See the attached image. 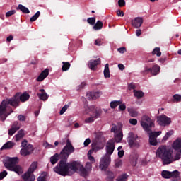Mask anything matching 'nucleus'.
<instances>
[{
    "mask_svg": "<svg viewBox=\"0 0 181 181\" xmlns=\"http://www.w3.org/2000/svg\"><path fill=\"white\" fill-rule=\"evenodd\" d=\"M30 98L29 93L25 92L23 94L19 95L16 93L13 98L10 99L4 100L0 104V119L1 121H5L8 118V115H11L13 110L11 107L16 108L19 107V103H25Z\"/></svg>",
    "mask_w": 181,
    "mask_h": 181,
    "instance_id": "f257e3e1",
    "label": "nucleus"
},
{
    "mask_svg": "<svg viewBox=\"0 0 181 181\" xmlns=\"http://www.w3.org/2000/svg\"><path fill=\"white\" fill-rule=\"evenodd\" d=\"M59 163L53 168L54 172L61 176H70L78 170V162L67 163L66 158H60Z\"/></svg>",
    "mask_w": 181,
    "mask_h": 181,
    "instance_id": "f03ea898",
    "label": "nucleus"
},
{
    "mask_svg": "<svg viewBox=\"0 0 181 181\" xmlns=\"http://www.w3.org/2000/svg\"><path fill=\"white\" fill-rule=\"evenodd\" d=\"M115 149V141L114 139L109 140L106 144V155L100 160V168L101 170H107L111 163V155Z\"/></svg>",
    "mask_w": 181,
    "mask_h": 181,
    "instance_id": "7ed1b4c3",
    "label": "nucleus"
},
{
    "mask_svg": "<svg viewBox=\"0 0 181 181\" xmlns=\"http://www.w3.org/2000/svg\"><path fill=\"white\" fill-rule=\"evenodd\" d=\"M3 163L8 170L15 172L17 175H22L23 173V169L18 163H19V158L18 157H7L3 160Z\"/></svg>",
    "mask_w": 181,
    "mask_h": 181,
    "instance_id": "20e7f679",
    "label": "nucleus"
},
{
    "mask_svg": "<svg viewBox=\"0 0 181 181\" xmlns=\"http://www.w3.org/2000/svg\"><path fill=\"white\" fill-rule=\"evenodd\" d=\"M156 156L161 159L163 165H170L175 160L172 151L168 150L165 146H161L157 149Z\"/></svg>",
    "mask_w": 181,
    "mask_h": 181,
    "instance_id": "39448f33",
    "label": "nucleus"
},
{
    "mask_svg": "<svg viewBox=\"0 0 181 181\" xmlns=\"http://www.w3.org/2000/svg\"><path fill=\"white\" fill-rule=\"evenodd\" d=\"M74 147L70 139H66V144L60 152V159H69V156L74 152Z\"/></svg>",
    "mask_w": 181,
    "mask_h": 181,
    "instance_id": "423d86ee",
    "label": "nucleus"
},
{
    "mask_svg": "<svg viewBox=\"0 0 181 181\" xmlns=\"http://www.w3.org/2000/svg\"><path fill=\"white\" fill-rule=\"evenodd\" d=\"M141 125L146 132H151V131H152V128L155 127V123L152 119H151L149 116L146 115L142 117Z\"/></svg>",
    "mask_w": 181,
    "mask_h": 181,
    "instance_id": "0eeeda50",
    "label": "nucleus"
},
{
    "mask_svg": "<svg viewBox=\"0 0 181 181\" xmlns=\"http://www.w3.org/2000/svg\"><path fill=\"white\" fill-rule=\"evenodd\" d=\"M21 146L23 148L20 151V153L22 156H28L29 155H32V153H33V151H35L33 145L28 144V140L26 139L21 142Z\"/></svg>",
    "mask_w": 181,
    "mask_h": 181,
    "instance_id": "6e6552de",
    "label": "nucleus"
},
{
    "mask_svg": "<svg viewBox=\"0 0 181 181\" xmlns=\"http://www.w3.org/2000/svg\"><path fill=\"white\" fill-rule=\"evenodd\" d=\"M35 169H37V162L34 161L30 165L28 170L22 175V178L28 181H35V177L32 173L35 172Z\"/></svg>",
    "mask_w": 181,
    "mask_h": 181,
    "instance_id": "1a4fd4ad",
    "label": "nucleus"
},
{
    "mask_svg": "<svg viewBox=\"0 0 181 181\" xmlns=\"http://www.w3.org/2000/svg\"><path fill=\"white\" fill-rule=\"evenodd\" d=\"M127 143L129 148H139V146H141L138 135L132 132L129 133Z\"/></svg>",
    "mask_w": 181,
    "mask_h": 181,
    "instance_id": "9d476101",
    "label": "nucleus"
},
{
    "mask_svg": "<svg viewBox=\"0 0 181 181\" xmlns=\"http://www.w3.org/2000/svg\"><path fill=\"white\" fill-rule=\"evenodd\" d=\"M157 122L160 127H168L172 123V120L170 117H168L166 115H162L157 117Z\"/></svg>",
    "mask_w": 181,
    "mask_h": 181,
    "instance_id": "9b49d317",
    "label": "nucleus"
},
{
    "mask_svg": "<svg viewBox=\"0 0 181 181\" xmlns=\"http://www.w3.org/2000/svg\"><path fill=\"white\" fill-rule=\"evenodd\" d=\"M180 173L177 170H175L173 172L168 171V170H163L161 173V176L164 179H170L171 177H177L180 176Z\"/></svg>",
    "mask_w": 181,
    "mask_h": 181,
    "instance_id": "f8f14e48",
    "label": "nucleus"
},
{
    "mask_svg": "<svg viewBox=\"0 0 181 181\" xmlns=\"http://www.w3.org/2000/svg\"><path fill=\"white\" fill-rule=\"evenodd\" d=\"M98 64H101V59L100 58L97 59H90L88 62V66L90 70H97V66Z\"/></svg>",
    "mask_w": 181,
    "mask_h": 181,
    "instance_id": "ddd939ff",
    "label": "nucleus"
},
{
    "mask_svg": "<svg viewBox=\"0 0 181 181\" xmlns=\"http://www.w3.org/2000/svg\"><path fill=\"white\" fill-rule=\"evenodd\" d=\"M101 94V90H98L96 92H90L89 93L86 94V97L88 98V100H97V98H100Z\"/></svg>",
    "mask_w": 181,
    "mask_h": 181,
    "instance_id": "4468645a",
    "label": "nucleus"
},
{
    "mask_svg": "<svg viewBox=\"0 0 181 181\" xmlns=\"http://www.w3.org/2000/svg\"><path fill=\"white\" fill-rule=\"evenodd\" d=\"M142 23H144V20L141 17H136L134 20L132 21V25L136 29L141 28L142 26Z\"/></svg>",
    "mask_w": 181,
    "mask_h": 181,
    "instance_id": "2eb2a0df",
    "label": "nucleus"
},
{
    "mask_svg": "<svg viewBox=\"0 0 181 181\" xmlns=\"http://www.w3.org/2000/svg\"><path fill=\"white\" fill-rule=\"evenodd\" d=\"M47 76H49V69H45L44 71H42L40 73V74L37 78L36 81H39V82L43 81V80H45V78H46V77H47Z\"/></svg>",
    "mask_w": 181,
    "mask_h": 181,
    "instance_id": "dca6fc26",
    "label": "nucleus"
},
{
    "mask_svg": "<svg viewBox=\"0 0 181 181\" xmlns=\"http://www.w3.org/2000/svg\"><path fill=\"white\" fill-rule=\"evenodd\" d=\"M40 93H37V96L39 97L40 100H42V101H46L49 98V95H47V93L45 92V89H40Z\"/></svg>",
    "mask_w": 181,
    "mask_h": 181,
    "instance_id": "f3484780",
    "label": "nucleus"
},
{
    "mask_svg": "<svg viewBox=\"0 0 181 181\" xmlns=\"http://www.w3.org/2000/svg\"><path fill=\"white\" fill-rule=\"evenodd\" d=\"M173 148V149H175V151H179L180 149V153H181V139H177L174 141Z\"/></svg>",
    "mask_w": 181,
    "mask_h": 181,
    "instance_id": "a211bd4d",
    "label": "nucleus"
},
{
    "mask_svg": "<svg viewBox=\"0 0 181 181\" xmlns=\"http://www.w3.org/2000/svg\"><path fill=\"white\" fill-rule=\"evenodd\" d=\"M16 144L13 141H8L6 144H4V146L1 147V151H4V149H12L13 146H15Z\"/></svg>",
    "mask_w": 181,
    "mask_h": 181,
    "instance_id": "6ab92c4d",
    "label": "nucleus"
},
{
    "mask_svg": "<svg viewBox=\"0 0 181 181\" xmlns=\"http://www.w3.org/2000/svg\"><path fill=\"white\" fill-rule=\"evenodd\" d=\"M103 111H101L100 109L95 108V106H94V110L92 112V116L95 119L97 118H100L101 117Z\"/></svg>",
    "mask_w": 181,
    "mask_h": 181,
    "instance_id": "aec40b11",
    "label": "nucleus"
},
{
    "mask_svg": "<svg viewBox=\"0 0 181 181\" xmlns=\"http://www.w3.org/2000/svg\"><path fill=\"white\" fill-rule=\"evenodd\" d=\"M151 73L153 76H157L158 74H159V73H160V66L157 64L153 66Z\"/></svg>",
    "mask_w": 181,
    "mask_h": 181,
    "instance_id": "412c9836",
    "label": "nucleus"
},
{
    "mask_svg": "<svg viewBox=\"0 0 181 181\" xmlns=\"http://www.w3.org/2000/svg\"><path fill=\"white\" fill-rule=\"evenodd\" d=\"M59 159H60V154L57 153L54 156L50 157V162L52 165H56L57 162H59Z\"/></svg>",
    "mask_w": 181,
    "mask_h": 181,
    "instance_id": "4be33fe9",
    "label": "nucleus"
},
{
    "mask_svg": "<svg viewBox=\"0 0 181 181\" xmlns=\"http://www.w3.org/2000/svg\"><path fill=\"white\" fill-rule=\"evenodd\" d=\"M103 73L105 78H110V77H111V74H110V64H105Z\"/></svg>",
    "mask_w": 181,
    "mask_h": 181,
    "instance_id": "5701e85b",
    "label": "nucleus"
},
{
    "mask_svg": "<svg viewBox=\"0 0 181 181\" xmlns=\"http://www.w3.org/2000/svg\"><path fill=\"white\" fill-rule=\"evenodd\" d=\"M78 169H79L80 173H81V176H83V177H86V176H87V175H88L87 170L83 165H80L79 163H78Z\"/></svg>",
    "mask_w": 181,
    "mask_h": 181,
    "instance_id": "b1692460",
    "label": "nucleus"
},
{
    "mask_svg": "<svg viewBox=\"0 0 181 181\" xmlns=\"http://www.w3.org/2000/svg\"><path fill=\"white\" fill-rule=\"evenodd\" d=\"M127 111L129 115L132 116L133 118H136V117H138V111H136V110L132 107H128Z\"/></svg>",
    "mask_w": 181,
    "mask_h": 181,
    "instance_id": "393cba45",
    "label": "nucleus"
},
{
    "mask_svg": "<svg viewBox=\"0 0 181 181\" xmlns=\"http://www.w3.org/2000/svg\"><path fill=\"white\" fill-rule=\"evenodd\" d=\"M17 11H21L23 13H30L29 8H26L25 6L22 4H19L16 8Z\"/></svg>",
    "mask_w": 181,
    "mask_h": 181,
    "instance_id": "a878e982",
    "label": "nucleus"
},
{
    "mask_svg": "<svg viewBox=\"0 0 181 181\" xmlns=\"http://www.w3.org/2000/svg\"><path fill=\"white\" fill-rule=\"evenodd\" d=\"M122 100L112 101L110 102V108L115 110V108H117L119 104H122Z\"/></svg>",
    "mask_w": 181,
    "mask_h": 181,
    "instance_id": "bb28decb",
    "label": "nucleus"
},
{
    "mask_svg": "<svg viewBox=\"0 0 181 181\" xmlns=\"http://www.w3.org/2000/svg\"><path fill=\"white\" fill-rule=\"evenodd\" d=\"M15 136H16V141L18 142V141H21V139H22V138L25 136V131L22 129L18 131L17 134Z\"/></svg>",
    "mask_w": 181,
    "mask_h": 181,
    "instance_id": "cd10ccee",
    "label": "nucleus"
},
{
    "mask_svg": "<svg viewBox=\"0 0 181 181\" xmlns=\"http://www.w3.org/2000/svg\"><path fill=\"white\" fill-rule=\"evenodd\" d=\"M133 93L134 97H136L138 100H140V98H142V97L145 95V93H144L142 90H134Z\"/></svg>",
    "mask_w": 181,
    "mask_h": 181,
    "instance_id": "c85d7f7f",
    "label": "nucleus"
},
{
    "mask_svg": "<svg viewBox=\"0 0 181 181\" xmlns=\"http://www.w3.org/2000/svg\"><path fill=\"white\" fill-rule=\"evenodd\" d=\"M106 175L108 181H112L115 177V173L110 170L106 171Z\"/></svg>",
    "mask_w": 181,
    "mask_h": 181,
    "instance_id": "c756f323",
    "label": "nucleus"
},
{
    "mask_svg": "<svg viewBox=\"0 0 181 181\" xmlns=\"http://www.w3.org/2000/svg\"><path fill=\"white\" fill-rule=\"evenodd\" d=\"M122 138H124V134H122V132H119V133L116 134L115 136V142H120L122 141Z\"/></svg>",
    "mask_w": 181,
    "mask_h": 181,
    "instance_id": "7c9ffc66",
    "label": "nucleus"
},
{
    "mask_svg": "<svg viewBox=\"0 0 181 181\" xmlns=\"http://www.w3.org/2000/svg\"><path fill=\"white\" fill-rule=\"evenodd\" d=\"M103 26H104L103 22L101 21H98L93 26V29L95 30H100V29H103Z\"/></svg>",
    "mask_w": 181,
    "mask_h": 181,
    "instance_id": "2f4dec72",
    "label": "nucleus"
},
{
    "mask_svg": "<svg viewBox=\"0 0 181 181\" xmlns=\"http://www.w3.org/2000/svg\"><path fill=\"white\" fill-rule=\"evenodd\" d=\"M93 111H94V105L86 107H85L83 114L85 115L89 114V115H91L93 114Z\"/></svg>",
    "mask_w": 181,
    "mask_h": 181,
    "instance_id": "473e14b6",
    "label": "nucleus"
},
{
    "mask_svg": "<svg viewBox=\"0 0 181 181\" xmlns=\"http://www.w3.org/2000/svg\"><path fill=\"white\" fill-rule=\"evenodd\" d=\"M152 54L155 56L156 54L157 57H160L162 56V52H160V47H156L152 51Z\"/></svg>",
    "mask_w": 181,
    "mask_h": 181,
    "instance_id": "72a5a7b5",
    "label": "nucleus"
},
{
    "mask_svg": "<svg viewBox=\"0 0 181 181\" xmlns=\"http://www.w3.org/2000/svg\"><path fill=\"white\" fill-rule=\"evenodd\" d=\"M162 134V132H151L149 133V138L152 137L154 139H156L159 135Z\"/></svg>",
    "mask_w": 181,
    "mask_h": 181,
    "instance_id": "f704fd0d",
    "label": "nucleus"
},
{
    "mask_svg": "<svg viewBox=\"0 0 181 181\" xmlns=\"http://www.w3.org/2000/svg\"><path fill=\"white\" fill-rule=\"evenodd\" d=\"M62 64V71H67L70 69L71 64L69 62H63Z\"/></svg>",
    "mask_w": 181,
    "mask_h": 181,
    "instance_id": "c9c22d12",
    "label": "nucleus"
},
{
    "mask_svg": "<svg viewBox=\"0 0 181 181\" xmlns=\"http://www.w3.org/2000/svg\"><path fill=\"white\" fill-rule=\"evenodd\" d=\"M129 175L127 173L122 174V175L119 176L116 180L117 181H127L128 179Z\"/></svg>",
    "mask_w": 181,
    "mask_h": 181,
    "instance_id": "e433bc0d",
    "label": "nucleus"
},
{
    "mask_svg": "<svg viewBox=\"0 0 181 181\" xmlns=\"http://www.w3.org/2000/svg\"><path fill=\"white\" fill-rule=\"evenodd\" d=\"M173 103H180L181 101V95L179 94H175L173 96L172 99Z\"/></svg>",
    "mask_w": 181,
    "mask_h": 181,
    "instance_id": "4c0bfd02",
    "label": "nucleus"
},
{
    "mask_svg": "<svg viewBox=\"0 0 181 181\" xmlns=\"http://www.w3.org/2000/svg\"><path fill=\"white\" fill-rule=\"evenodd\" d=\"M46 176H47V173L43 172L41 175L37 178V181H46Z\"/></svg>",
    "mask_w": 181,
    "mask_h": 181,
    "instance_id": "58836bf2",
    "label": "nucleus"
},
{
    "mask_svg": "<svg viewBox=\"0 0 181 181\" xmlns=\"http://www.w3.org/2000/svg\"><path fill=\"white\" fill-rule=\"evenodd\" d=\"M40 16V11H37L34 16H33L30 21V22H35V21H37V19Z\"/></svg>",
    "mask_w": 181,
    "mask_h": 181,
    "instance_id": "ea45409f",
    "label": "nucleus"
},
{
    "mask_svg": "<svg viewBox=\"0 0 181 181\" xmlns=\"http://www.w3.org/2000/svg\"><path fill=\"white\" fill-rule=\"evenodd\" d=\"M103 148H104V146H98V144H95L92 146V151L94 152H98V151H100V149H103Z\"/></svg>",
    "mask_w": 181,
    "mask_h": 181,
    "instance_id": "a19ab883",
    "label": "nucleus"
},
{
    "mask_svg": "<svg viewBox=\"0 0 181 181\" xmlns=\"http://www.w3.org/2000/svg\"><path fill=\"white\" fill-rule=\"evenodd\" d=\"M151 68H148V66L145 67V69L141 71V74L143 76H146L148 74H149V73H151Z\"/></svg>",
    "mask_w": 181,
    "mask_h": 181,
    "instance_id": "79ce46f5",
    "label": "nucleus"
},
{
    "mask_svg": "<svg viewBox=\"0 0 181 181\" xmlns=\"http://www.w3.org/2000/svg\"><path fill=\"white\" fill-rule=\"evenodd\" d=\"M173 135V130H170V132H168L163 137L164 141H168L169 139L170 136H172Z\"/></svg>",
    "mask_w": 181,
    "mask_h": 181,
    "instance_id": "37998d69",
    "label": "nucleus"
},
{
    "mask_svg": "<svg viewBox=\"0 0 181 181\" xmlns=\"http://www.w3.org/2000/svg\"><path fill=\"white\" fill-rule=\"evenodd\" d=\"M149 142L150 145H152L153 146H156V145H158V141H156V139L149 137Z\"/></svg>",
    "mask_w": 181,
    "mask_h": 181,
    "instance_id": "c03bdc74",
    "label": "nucleus"
},
{
    "mask_svg": "<svg viewBox=\"0 0 181 181\" xmlns=\"http://www.w3.org/2000/svg\"><path fill=\"white\" fill-rule=\"evenodd\" d=\"M11 127H13V129L16 131H19L21 126L19 125V123L18 122H14Z\"/></svg>",
    "mask_w": 181,
    "mask_h": 181,
    "instance_id": "a18cd8bd",
    "label": "nucleus"
},
{
    "mask_svg": "<svg viewBox=\"0 0 181 181\" xmlns=\"http://www.w3.org/2000/svg\"><path fill=\"white\" fill-rule=\"evenodd\" d=\"M87 22L89 25H95V17L88 18Z\"/></svg>",
    "mask_w": 181,
    "mask_h": 181,
    "instance_id": "49530a36",
    "label": "nucleus"
},
{
    "mask_svg": "<svg viewBox=\"0 0 181 181\" xmlns=\"http://www.w3.org/2000/svg\"><path fill=\"white\" fill-rule=\"evenodd\" d=\"M91 152H93V151L90 150L88 153V159L92 163H94V162H95V159L94 158V157H93L91 156Z\"/></svg>",
    "mask_w": 181,
    "mask_h": 181,
    "instance_id": "de8ad7c7",
    "label": "nucleus"
},
{
    "mask_svg": "<svg viewBox=\"0 0 181 181\" xmlns=\"http://www.w3.org/2000/svg\"><path fill=\"white\" fill-rule=\"evenodd\" d=\"M94 119H95L92 115H90V117H88L85 119V122L86 124H91V122H94Z\"/></svg>",
    "mask_w": 181,
    "mask_h": 181,
    "instance_id": "09e8293b",
    "label": "nucleus"
},
{
    "mask_svg": "<svg viewBox=\"0 0 181 181\" xmlns=\"http://www.w3.org/2000/svg\"><path fill=\"white\" fill-rule=\"evenodd\" d=\"M8 176V172L6 170H4L1 173H0V180H2L4 177H6Z\"/></svg>",
    "mask_w": 181,
    "mask_h": 181,
    "instance_id": "8fccbe9b",
    "label": "nucleus"
},
{
    "mask_svg": "<svg viewBox=\"0 0 181 181\" xmlns=\"http://www.w3.org/2000/svg\"><path fill=\"white\" fill-rule=\"evenodd\" d=\"M69 108V105H65L60 110L59 114L60 115H63L66 111H67V109Z\"/></svg>",
    "mask_w": 181,
    "mask_h": 181,
    "instance_id": "3c124183",
    "label": "nucleus"
},
{
    "mask_svg": "<svg viewBox=\"0 0 181 181\" xmlns=\"http://www.w3.org/2000/svg\"><path fill=\"white\" fill-rule=\"evenodd\" d=\"M15 13H16L15 10H11L6 13V17L9 18L10 16H12V15H15Z\"/></svg>",
    "mask_w": 181,
    "mask_h": 181,
    "instance_id": "603ef678",
    "label": "nucleus"
},
{
    "mask_svg": "<svg viewBox=\"0 0 181 181\" xmlns=\"http://www.w3.org/2000/svg\"><path fill=\"white\" fill-rule=\"evenodd\" d=\"M180 155H181V153H180V151H179L173 157V162H175V160H179V159H180L181 158Z\"/></svg>",
    "mask_w": 181,
    "mask_h": 181,
    "instance_id": "864d4df0",
    "label": "nucleus"
},
{
    "mask_svg": "<svg viewBox=\"0 0 181 181\" xmlns=\"http://www.w3.org/2000/svg\"><path fill=\"white\" fill-rule=\"evenodd\" d=\"M86 82H82V83H81V85H79V86H78L76 87V90H77L78 91H80V90H82V88H84V87H86Z\"/></svg>",
    "mask_w": 181,
    "mask_h": 181,
    "instance_id": "5fc2aeb1",
    "label": "nucleus"
},
{
    "mask_svg": "<svg viewBox=\"0 0 181 181\" xmlns=\"http://www.w3.org/2000/svg\"><path fill=\"white\" fill-rule=\"evenodd\" d=\"M117 52H119V53H121L122 54H124V53L127 52V48L125 47L118 48Z\"/></svg>",
    "mask_w": 181,
    "mask_h": 181,
    "instance_id": "6e6d98bb",
    "label": "nucleus"
},
{
    "mask_svg": "<svg viewBox=\"0 0 181 181\" xmlns=\"http://www.w3.org/2000/svg\"><path fill=\"white\" fill-rule=\"evenodd\" d=\"M119 111H125V110H127V105H125L124 103L119 104Z\"/></svg>",
    "mask_w": 181,
    "mask_h": 181,
    "instance_id": "4d7b16f0",
    "label": "nucleus"
},
{
    "mask_svg": "<svg viewBox=\"0 0 181 181\" xmlns=\"http://www.w3.org/2000/svg\"><path fill=\"white\" fill-rule=\"evenodd\" d=\"M129 122L131 125H136V124H138V120L136 119H129Z\"/></svg>",
    "mask_w": 181,
    "mask_h": 181,
    "instance_id": "13d9d810",
    "label": "nucleus"
},
{
    "mask_svg": "<svg viewBox=\"0 0 181 181\" xmlns=\"http://www.w3.org/2000/svg\"><path fill=\"white\" fill-rule=\"evenodd\" d=\"M95 45L96 46H101L103 45V40L100 38L95 40Z\"/></svg>",
    "mask_w": 181,
    "mask_h": 181,
    "instance_id": "bf43d9fd",
    "label": "nucleus"
},
{
    "mask_svg": "<svg viewBox=\"0 0 181 181\" xmlns=\"http://www.w3.org/2000/svg\"><path fill=\"white\" fill-rule=\"evenodd\" d=\"M17 130H16L15 129H13V127H11L10 129H8V135L10 136H12V135H13V134H15V132H16Z\"/></svg>",
    "mask_w": 181,
    "mask_h": 181,
    "instance_id": "052dcab7",
    "label": "nucleus"
},
{
    "mask_svg": "<svg viewBox=\"0 0 181 181\" xmlns=\"http://www.w3.org/2000/svg\"><path fill=\"white\" fill-rule=\"evenodd\" d=\"M125 0H119L118 1V5L120 8H122L123 6H125Z\"/></svg>",
    "mask_w": 181,
    "mask_h": 181,
    "instance_id": "680f3d73",
    "label": "nucleus"
},
{
    "mask_svg": "<svg viewBox=\"0 0 181 181\" xmlns=\"http://www.w3.org/2000/svg\"><path fill=\"white\" fill-rule=\"evenodd\" d=\"M18 121H22V122L26 121V117H25V116L22 115H19L18 116Z\"/></svg>",
    "mask_w": 181,
    "mask_h": 181,
    "instance_id": "e2e57ef3",
    "label": "nucleus"
},
{
    "mask_svg": "<svg viewBox=\"0 0 181 181\" xmlns=\"http://www.w3.org/2000/svg\"><path fill=\"white\" fill-rule=\"evenodd\" d=\"M91 144V140L90 139H86L83 143L84 146H88Z\"/></svg>",
    "mask_w": 181,
    "mask_h": 181,
    "instance_id": "0e129e2a",
    "label": "nucleus"
},
{
    "mask_svg": "<svg viewBox=\"0 0 181 181\" xmlns=\"http://www.w3.org/2000/svg\"><path fill=\"white\" fill-rule=\"evenodd\" d=\"M124 154H125V151L124 150H121L118 151L119 158H123Z\"/></svg>",
    "mask_w": 181,
    "mask_h": 181,
    "instance_id": "69168bd1",
    "label": "nucleus"
},
{
    "mask_svg": "<svg viewBox=\"0 0 181 181\" xmlns=\"http://www.w3.org/2000/svg\"><path fill=\"white\" fill-rule=\"evenodd\" d=\"M117 16H121L122 18V17H124V11H122L121 10H117Z\"/></svg>",
    "mask_w": 181,
    "mask_h": 181,
    "instance_id": "338daca9",
    "label": "nucleus"
},
{
    "mask_svg": "<svg viewBox=\"0 0 181 181\" xmlns=\"http://www.w3.org/2000/svg\"><path fill=\"white\" fill-rule=\"evenodd\" d=\"M129 90H135V84L134 83L129 84Z\"/></svg>",
    "mask_w": 181,
    "mask_h": 181,
    "instance_id": "774afa93",
    "label": "nucleus"
}]
</instances>
